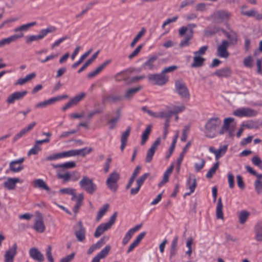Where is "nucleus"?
I'll return each mask as SVG.
<instances>
[{
	"label": "nucleus",
	"instance_id": "nucleus-1",
	"mask_svg": "<svg viewBox=\"0 0 262 262\" xmlns=\"http://www.w3.org/2000/svg\"><path fill=\"white\" fill-rule=\"evenodd\" d=\"M222 124L221 120L218 117L210 118L205 125V135L207 137L213 138L219 134L218 129Z\"/></svg>",
	"mask_w": 262,
	"mask_h": 262
},
{
	"label": "nucleus",
	"instance_id": "nucleus-2",
	"mask_svg": "<svg viewBox=\"0 0 262 262\" xmlns=\"http://www.w3.org/2000/svg\"><path fill=\"white\" fill-rule=\"evenodd\" d=\"M79 186L88 193L92 195L97 190V185L95 184L92 179L88 177L84 176L82 179L80 181Z\"/></svg>",
	"mask_w": 262,
	"mask_h": 262
},
{
	"label": "nucleus",
	"instance_id": "nucleus-3",
	"mask_svg": "<svg viewBox=\"0 0 262 262\" xmlns=\"http://www.w3.org/2000/svg\"><path fill=\"white\" fill-rule=\"evenodd\" d=\"M117 212H115L111 216L110 220L106 223L101 224L99 225L96 229L94 233V236L95 237H99L105 231L108 230L115 224L116 218L117 216Z\"/></svg>",
	"mask_w": 262,
	"mask_h": 262
},
{
	"label": "nucleus",
	"instance_id": "nucleus-4",
	"mask_svg": "<svg viewBox=\"0 0 262 262\" xmlns=\"http://www.w3.org/2000/svg\"><path fill=\"white\" fill-rule=\"evenodd\" d=\"M175 88L177 93L182 98L189 99L190 94L189 90L182 79H178L175 82Z\"/></svg>",
	"mask_w": 262,
	"mask_h": 262
},
{
	"label": "nucleus",
	"instance_id": "nucleus-5",
	"mask_svg": "<svg viewBox=\"0 0 262 262\" xmlns=\"http://www.w3.org/2000/svg\"><path fill=\"white\" fill-rule=\"evenodd\" d=\"M36 24V22L34 21L18 26L13 29V32L16 33V34L12 35V36L15 41L22 38L24 37V32L28 31L31 27L35 26Z\"/></svg>",
	"mask_w": 262,
	"mask_h": 262
},
{
	"label": "nucleus",
	"instance_id": "nucleus-6",
	"mask_svg": "<svg viewBox=\"0 0 262 262\" xmlns=\"http://www.w3.org/2000/svg\"><path fill=\"white\" fill-rule=\"evenodd\" d=\"M120 179V174L116 171L111 173L107 179L106 184L108 188L113 192L118 189V182Z\"/></svg>",
	"mask_w": 262,
	"mask_h": 262
},
{
	"label": "nucleus",
	"instance_id": "nucleus-7",
	"mask_svg": "<svg viewBox=\"0 0 262 262\" xmlns=\"http://www.w3.org/2000/svg\"><path fill=\"white\" fill-rule=\"evenodd\" d=\"M148 78L154 84L159 85L165 84L168 80V77L162 72L160 74H149L148 75Z\"/></svg>",
	"mask_w": 262,
	"mask_h": 262
},
{
	"label": "nucleus",
	"instance_id": "nucleus-8",
	"mask_svg": "<svg viewBox=\"0 0 262 262\" xmlns=\"http://www.w3.org/2000/svg\"><path fill=\"white\" fill-rule=\"evenodd\" d=\"M33 228L35 231L39 233H42L45 231L46 226L43 217L41 213L39 212H36V217Z\"/></svg>",
	"mask_w": 262,
	"mask_h": 262
},
{
	"label": "nucleus",
	"instance_id": "nucleus-9",
	"mask_svg": "<svg viewBox=\"0 0 262 262\" xmlns=\"http://www.w3.org/2000/svg\"><path fill=\"white\" fill-rule=\"evenodd\" d=\"M236 122L234 119L232 117L226 118L224 119L223 124L219 130V133L220 135H224L230 129H232L235 127Z\"/></svg>",
	"mask_w": 262,
	"mask_h": 262
},
{
	"label": "nucleus",
	"instance_id": "nucleus-10",
	"mask_svg": "<svg viewBox=\"0 0 262 262\" xmlns=\"http://www.w3.org/2000/svg\"><path fill=\"white\" fill-rule=\"evenodd\" d=\"M230 43L227 40H222L221 44L217 48V55L221 58H227L229 56V53L227 49Z\"/></svg>",
	"mask_w": 262,
	"mask_h": 262
},
{
	"label": "nucleus",
	"instance_id": "nucleus-11",
	"mask_svg": "<svg viewBox=\"0 0 262 262\" xmlns=\"http://www.w3.org/2000/svg\"><path fill=\"white\" fill-rule=\"evenodd\" d=\"M74 234L78 241L83 242L85 238V229L83 226L82 223L79 221L74 226Z\"/></svg>",
	"mask_w": 262,
	"mask_h": 262
},
{
	"label": "nucleus",
	"instance_id": "nucleus-12",
	"mask_svg": "<svg viewBox=\"0 0 262 262\" xmlns=\"http://www.w3.org/2000/svg\"><path fill=\"white\" fill-rule=\"evenodd\" d=\"M17 245L14 243L11 247L7 250L4 255L5 262H13L15 255L17 254Z\"/></svg>",
	"mask_w": 262,
	"mask_h": 262
},
{
	"label": "nucleus",
	"instance_id": "nucleus-13",
	"mask_svg": "<svg viewBox=\"0 0 262 262\" xmlns=\"http://www.w3.org/2000/svg\"><path fill=\"white\" fill-rule=\"evenodd\" d=\"M85 93H81L76 95L74 97L71 98L69 101L64 106H63L62 108V110L65 111L71 107L77 104L85 97Z\"/></svg>",
	"mask_w": 262,
	"mask_h": 262
},
{
	"label": "nucleus",
	"instance_id": "nucleus-14",
	"mask_svg": "<svg viewBox=\"0 0 262 262\" xmlns=\"http://www.w3.org/2000/svg\"><path fill=\"white\" fill-rule=\"evenodd\" d=\"M247 8V6L246 5H243L241 7V13L243 15L246 16L247 17H255L257 20L262 19V14H259L254 9H251L249 11H245V9Z\"/></svg>",
	"mask_w": 262,
	"mask_h": 262
},
{
	"label": "nucleus",
	"instance_id": "nucleus-15",
	"mask_svg": "<svg viewBox=\"0 0 262 262\" xmlns=\"http://www.w3.org/2000/svg\"><path fill=\"white\" fill-rule=\"evenodd\" d=\"M68 98V96L67 95H63L62 96H59L51 98L47 100H46L42 102L39 103L35 105V107H44L47 105L52 104L62 99H67Z\"/></svg>",
	"mask_w": 262,
	"mask_h": 262
},
{
	"label": "nucleus",
	"instance_id": "nucleus-16",
	"mask_svg": "<svg viewBox=\"0 0 262 262\" xmlns=\"http://www.w3.org/2000/svg\"><path fill=\"white\" fill-rule=\"evenodd\" d=\"M30 256L38 262H43L45 260L43 255L36 248H32L29 251Z\"/></svg>",
	"mask_w": 262,
	"mask_h": 262
},
{
	"label": "nucleus",
	"instance_id": "nucleus-17",
	"mask_svg": "<svg viewBox=\"0 0 262 262\" xmlns=\"http://www.w3.org/2000/svg\"><path fill=\"white\" fill-rule=\"evenodd\" d=\"M228 149V145H224L220 146L218 149H215L214 147L211 146L209 148L210 152L215 154V159L218 160L221 158L224 155H225Z\"/></svg>",
	"mask_w": 262,
	"mask_h": 262
},
{
	"label": "nucleus",
	"instance_id": "nucleus-18",
	"mask_svg": "<svg viewBox=\"0 0 262 262\" xmlns=\"http://www.w3.org/2000/svg\"><path fill=\"white\" fill-rule=\"evenodd\" d=\"M187 186L190 190L189 192H187L185 194V195H189L193 193L196 187L197 182L195 176L193 174H190L189 178L187 180L186 183Z\"/></svg>",
	"mask_w": 262,
	"mask_h": 262
},
{
	"label": "nucleus",
	"instance_id": "nucleus-19",
	"mask_svg": "<svg viewBox=\"0 0 262 262\" xmlns=\"http://www.w3.org/2000/svg\"><path fill=\"white\" fill-rule=\"evenodd\" d=\"M27 93V91L16 92L8 97L7 102L8 103H13L16 100L23 99Z\"/></svg>",
	"mask_w": 262,
	"mask_h": 262
},
{
	"label": "nucleus",
	"instance_id": "nucleus-20",
	"mask_svg": "<svg viewBox=\"0 0 262 262\" xmlns=\"http://www.w3.org/2000/svg\"><path fill=\"white\" fill-rule=\"evenodd\" d=\"M23 181L18 178H8L4 183V186L8 190H13L17 183H21Z\"/></svg>",
	"mask_w": 262,
	"mask_h": 262
},
{
	"label": "nucleus",
	"instance_id": "nucleus-21",
	"mask_svg": "<svg viewBox=\"0 0 262 262\" xmlns=\"http://www.w3.org/2000/svg\"><path fill=\"white\" fill-rule=\"evenodd\" d=\"M33 186L34 188H38L46 190L48 193L51 191L50 188L47 185L44 180L41 179H36L33 182Z\"/></svg>",
	"mask_w": 262,
	"mask_h": 262
},
{
	"label": "nucleus",
	"instance_id": "nucleus-22",
	"mask_svg": "<svg viewBox=\"0 0 262 262\" xmlns=\"http://www.w3.org/2000/svg\"><path fill=\"white\" fill-rule=\"evenodd\" d=\"M254 238L257 242H262V221L258 222L254 226Z\"/></svg>",
	"mask_w": 262,
	"mask_h": 262
},
{
	"label": "nucleus",
	"instance_id": "nucleus-23",
	"mask_svg": "<svg viewBox=\"0 0 262 262\" xmlns=\"http://www.w3.org/2000/svg\"><path fill=\"white\" fill-rule=\"evenodd\" d=\"M25 160L24 158H21L19 159L11 161L9 164V169L13 172H17L21 171L24 169V167L20 165H18L17 167H14V164H21Z\"/></svg>",
	"mask_w": 262,
	"mask_h": 262
},
{
	"label": "nucleus",
	"instance_id": "nucleus-24",
	"mask_svg": "<svg viewBox=\"0 0 262 262\" xmlns=\"http://www.w3.org/2000/svg\"><path fill=\"white\" fill-rule=\"evenodd\" d=\"M196 27V25L194 24H190L188 25L186 27H183L179 29V34L180 36H184L186 32L188 34H191L193 36V28Z\"/></svg>",
	"mask_w": 262,
	"mask_h": 262
},
{
	"label": "nucleus",
	"instance_id": "nucleus-25",
	"mask_svg": "<svg viewBox=\"0 0 262 262\" xmlns=\"http://www.w3.org/2000/svg\"><path fill=\"white\" fill-rule=\"evenodd\" d=\"M196 27V25L194 24H190L188 25L186 27H183L179 29V34L180 36H184L186 32L188 34H191L193 36V28Z\"/></svg>",
	"mask_w": 262,
	"mask_h": 262
},
{
	"label": "nucleus",
	"instance_id": "nucleus-26",
	"mask_svg": "<svg viewBox=\"0 0 262 262\" xmlns=\"http://www.w3.org/2000/svg\"><path fill=\"white\" fill-rule=\"evenodd\" d=\"M131 130V127L128 126L127 129L122 133L121 138L120 149L123 151L126 145L127 139L129 136Z\"/></svg>",
	"mask_w": 262,
	"mask_h": 262
},
{
	"label": "nucleus",
	"instance_id": "nucleus-27",
	"mask_svg": "<svg viewBox=\"0 0 262 262\" xmlns=\"http://www.w3.org/2000/svg\"><path fill=\"white\" fill-rule=\"evenodd\" d=\"M231 69L229 67H226L217 70L214 74L220 78H227L231 75Z\"/></svg>",
	"mask_w": 262,
	"mask_h": 262
},
{
	"label": "nucleus",
	"instance_id": "nucleus-28",
	"mask_svg": "<svg viewBox=\"0 0 262 262\" xmlns=\"http://www.w3.org/2000/svg\"><path fill=\"white\" fill-rule=\"evenodd\" d=\"M215 16L222 20H228L231 16V13L227 10H220L215 13Z\"/></svg>",
	"mask_w": 262,
	"mask_h": 262
},
{
	"label": "nucleus",
	"instance_id": "nucleus-29",
	"mask_svg": "<svg viewBox=\"0 0 262 262\" xmlns=\"http://www.w3.org/2000/svg\"><path fill=\"white\" fill-rule=\"evenodd\" d=\"M174 166L172 164L164 172L162 180L158 184L159 187H161L168 181L169 174L172 173Z\"/></svg>",
	"mask_w": 262,
	"mask_h": 262
},
{
	"label": "nucleus",
	"instance_id": "nucleus-30",
	"mask_svg": "<svg viewBox=\"0 0 262 262\" xmlns=\"http://www.w3.org/2000/svg\"><path fill=\"white\" fill-rule=\"evenodd\" d=\"M36 77V74L35 73H32L31 74H28L26 75V76L24 78H21L17 80V81L15 83V85H23L25 83L30 81L32 79Z\"/></svg>",
	"mask_w": 262,
	"mask_h": 262
},
{
	"label": "nucleus",
	"instance_id": "nucleus-31",
	"mask_svg": "<svg viewBox=\"0 0 262 262\" xmlns=\"http://www.w3.org/2000/svg\"><path fill=\"white\" fill-rule=\"evenodd\" d=\"M178 242V236H176L173 239L171 244L170 250V256L169 258L171 259L172 257L174 256L177 252V245Z\"/></svg>",
	"mask_w": 262,
	"mask_h": 262
},
{
	"label": "nucleus",
	"instance_id": "nucleus-32",
	"mask_svg": "<svg viewBox=\"0 0 262 262\" xmlns=\"http://www.w3.org/2000/svg\"><path fill=\"white\" fill-rule=\"evenodd\" d=\"M223 204L221 198H219L216 209V216L217 219H223Z\"/></svg>",
	"mask_w": 262,
	"mask_h": 262
},
{
	"label": "nucleus",
	"instance_id": "nucleus-33",
	"mask_svg": "<svg viewBox=\"0 0 262 262\" xmlns=\"http://www.w3.org/2000/svg\"><path fill=\"white\" fill-rule=\"evenodd\" d=\"M52 166L55 168H63L66 169L72 168L76 167V163L74 161H70L64 163L63 164H52Z\"/></svg>",
	"mask_w": 262,
	"mask_h": 262
},
{
	"label": "nucleus",
	"instance_id": "nucleus-34",
	"mask_svg": "<svg viewBox=\"0 0 262 262\" xmlns=\"http://www.w3.org/2000/svg\"><path fill=\"white\" fill-rule=\"evenodd\" d=\"M250 215V213L248 211L242 210L239 212L238 215L239 223L241 224H245Z\"/></svg>",
	"mask_w": 262,
	"mask_h": 262
},
{
	"label": "nucleus",
	"instance_id": "nucleus-35",
	"mask_svg": "<svg viewBox=\"0 0 262 262\" xmlns=\"http://www.w3.org/2000/svg\"><path fill=\"white\" fill-rule=\"evenodd\" d=\"M151 125H149L145 129L142 135L141 145H144L148 139L149 135L151 132Z\"/></svg>",
	"mask_w": 262,
	"mask_h": 262
},
{
	"label": "nucleus",
	"instance_id": "nucleus-36",
	"mask_svg": "<svg viewBox=\"0 0 262 262\" xmlns=\"http://www.w3.org/2000/svg\"><path fill=\"white\" fill-rule=\"evenodd\" d=\"M205 59L199 55H195L191 64L192 67H199L203 65Z\"/></svg>",
	"mask_w": 262,
	"mask_h": 262
},
{
	"label": "nucleus",
	"instance_id": "nucleus-37",
	"mask_svg": "<svg viewBox=\"0 0 262 262\" xmlns=\"http://www.w3.org/2000/svg\"><path fill=\"white\" fill-rule=\"evenodd\" d=\"M109 205L108 204H105L102 208H101L98 212L97 215L96 217V220L99 221L102 217L105 214L107 210L109 208Z\"/></svg>",
	"mask_w": 262,
	"mask_h": 262
},
{
	"label": "nucleus",
	"instance_id": "nucleus-38",
	"mask_svg": "<svg viewBox=\"0 0 262 262\" xmlns=\"http://www.w3.org/2000/svg\"><path fill=\"white\" fill-rule=\"evenodd\" d=\"M220 165V162L219 161L216 162L207 172L206 173V177L207 178L210 179L211 178L213 174L215 173L216 170L218 169Z\"/></svg>",
	"mask_w": 262,
	"mask_h": 262
},
{
	"label": "nucleus",
	"instance_id": "nucleus-39",
	"mask_svg": "<svg viewBox=\"0 0 262 262\" xmlns=\"http://www.w3.org/2000/svg\"><path fill=\"white\" fill-rule=\"evenodd\" d=\"M141 89V86H138L132 89H128L126 91L125 94V97L127 99L130 98L134 96L137 92Z\"/></svg>",
	"mask_w": 262,
	"mask_h": 262
},
{
	"label": "nucleus",
	"instance_id": "nucleus-40",
	"mask_svg": "<svg viewBox=\"0 0 262 262\" xmlns=\"http://www.w3.org/2000/svg\"><path fill=\"white\" fill-rule=\"evenodd\" d=\"M193 36L191 34H187L185 38L182 40L179 44L180 48L188 46L190 45V40L192 38Z\"/></svg>",
	"mask_w": 262,
	"mask_h": 262
},
{
	"label": "nucleus",
	"instance_id": "nucleus-41",
	"mask_svg": "<svg viewBox=\"0 0 262 262\" xmlns=\"http://www.w3.org/2000/svg\"><path fill=\"white\" fill-rule=\"evenodd\" d=\"M253 114L252 110L248 108H239L234 112V115H252Z\"/></svg>",
	"mask_w": 262,
	"mask_h": 262
},
{
	"label": "nucleus",
	"instance_id": "nucleus-42",
	"mask_svg": "<svg viewBox=\"0 0 262 262\" xmlns=\"http://www.w3.org/2000/svg\"><path fill=\"white\" fill-rule=\"evenodd\" d=\"M254 187L257 193H262V178H257L254 182Z\"/></svg>",
	"mask_w": 262,
	"mask_h": 262
},
{
	"label": "nucleus",
	"instance_id": "nucleus-43",
	"mask_svg": "<svg viewBox=\"0 0 262 262\" xmlns=\"http://www.w3.org/2000/svg\"><path fill=\"white\" fill-rule=\"evenodd\" d=\"M145 32V30L144 28L142 29V30L138 33L137 36L133 39L132 42L130 43V47L132 48L134 47L136 43L138 41V40L143 36Z\"/></svg>",
	"mask_w": 262,
	"mask_h": 262
},
{
	"label": "nucleus",
	"instance_id": "nucleus-44",
	"mask_svg": "<svg viewBox=\"0 0 262 262\" xmlns=\"http://www.w3.org/2000/svg\"><path fill=\"white\" fill-rule=\"evenodd\" d=\"M156 57H152L150 58L144 64V67L145 69L152 70L154 68V62L156 60Z\"/></svg>",
	"mask_w": 262,
	"mask_h": 262
},
{
	"label": "nucleus",
	"instance_id": "nucleus-45",
	"mask_svg": "<svg viewBox=\"0 0 262 262\" xmlns=\"http://www.w3.org/2000/svg\"><path fill=\"white\" fill-rule=\"evenodd\" d=\"M16 41L13 36L11 35L7 38H5L0 40V47H3L6 45H8L12 42Z\"/></svg>",
	"mask_w": 262,
	"mask_h": 262
},
{
	"label": "nucleus",
	"instance_id": "nucleus-46",
	"mask_svg": "<svg viewBox=\"0 0 262 262\" xmlns=\"http://www.w3.org/2000/svg\"><path fill=\"white\" fill-rule=\"evenodd\" d=\"M111 247L110 245L106 246L99 253L98 255L102 259L104 258L108 254Z\"/></svg>",
	"mask_w": 262,
	"mask_h": 262
},
{
	"label": "nucleus",
	"instance_id": "nucleus-47",
	"mask_svg": "<svg viewBox=\"0 0 262 262\" xmlns=\"http://www.w3.org/2000/svg\"><path fill=\"white\" fill-rule=\"evenodd\" d=\"M79 153V150H77V149H73L67 151H64L61 152L62 157H72V156H75L78 155V154Z\"/></svg>",
	"mask_w": 262,
	"mask_h": 262
},
{
	"label": "nucleus",
	"instance_id": "nucleus-48",
	"mask_svg": "<svg viewBox=\"0 0 262 262\" xmlns=\"http://www.w3.org/2000/svg\"><path fill=\"white\" fill-rule=\"evenodd\" d=\"M252 163L262 169V160L257 156H254L251 159Z\"/></svg>",
	"mask_w": 262,
	"mask_h": 262
},
{
	"label": "nucleus",
	"instance_id": "nucleus-49",
	"mask_svg": "<svg viewBox=\"0 0 262 262\" xmlns=\"http://www.w3.org/2000/svg\"><path fill=\"white\" fill-rule=\"evenodd\" d=\"M134 234L130 230H129L125 234L122 239V244L123 245H126L130 241Z\"/></svg>",
	"mask_w": 262,
	"mask_h": 262
},
{
	"label": "nucleus",
	"instance_id": "nucleus-50",
	"mask_svg": "<svg viewBox=\"0 0 262 262\" xmlns=\"http://www.w3.org/2000/svg\"><path fill=\"white\" fill-rule=\"evenodd\" d=\"M155 151L156 150L151 148L148 150L145 159L146 162L149 163L151 161Z\"/></svg>",
	"mask_w": 262,
	"mask_h": 262
},
{
	"label": "nucleus",
	"instance_id": "nucleus-51",
	"mask_svg": "<svg viewBox=\"0 0 262 262\" xmlns=\"http://www.w3.org/2000/svg\"><path fill=\"white\" fill-rule=\"evenodd\" d=\"M119 119V116H116L111 119H108L107 123L110 125L109 129H113L114 128L116 123L118 122Z\"/></svg>",
	"mask_w": 262,
	"mask_h": 262
},
{
	"label": "nucleus",
	"instance_id": "nucleus-52",
	"mask_svg": "<svg viewBox=\"0 0 262 262\" xmlns=\"http://www.w3.org/2000/svg\"><path fill=\"white\" fill-rule=\"evenodd\" d=\"M28 132L26 130V129L24 128H23L18 133H17L13 138V143L15 142L18 139L21 138L23 136L25 135Z\"/></svg>",
	"mask_w": 262,
	"mask_h": 262
},
{
	"label": "nucleus",
	"instance_id": "nucleus-53",
	"mask_svg": "<svg viewBox=\"0 0 262 262\" xmlns=\"http://www.w3.org/2000/svg\"><path fill=\"white\" fill-rule=\"evenodd\" d=\"M46 255L49 262H54V258L52 254V247L48 246L46 250Z\"/></svg>",
	"mask_w": 262,
	"mask_h": 262
},
{
	"label": "nucleus",
	"instance_id": "nucleus-54",
	"mask_svg": "<svg viewBox=\"0 0 262 262\" xmlns=\"http://www.w3.org/2000/svg\"><path fill=\"white\" fill-rule=\"evenodd\" d=\"M243 126L249 129L258 128V123L254 121L248 122L243 124Z\"/></svg>",
	"mask_w": 262,
	"mask_h": 262
},
{
	"label": "nucleus",
	"instance_id": "nucleus-55",
	"mask_svg": "<svg viewBox=\"0 0 262 262\" xmlns=\"http://www.w3.org/2000/svg\"><path fill=\"white\" fill-rule=\"evenodd\" d=\"M108 237L103 236L101 238L99 241H98L96 244H93V245L95 248L96 250L99 249L103 245L105 244L104 240H108Z\"/></svg>",
	"mask_w": 262,
	"mask_h": 262
},
{
	"label": "nucleus",
	"instance_id": "nucleus-56",
	"mask_svg": "<svg viewBox=\"0 0 262 262\" xmlns=\"http://www.w3.org/2000/svg\"><path fill=\"white\" fill-rule=\"evenodd\" d=\"M41 148L37 145L35 144L34 146L29 151L28 153V156L35 155L41 150Z\"/></svg>",
	"mask_w": 262,
	"mask_h": 262
},
{
	"label": "nucleus",
	"instance_id": "nucleus-57",
	"mask_svg": "<svg viewBox=\"0 0 262 262\" xmlns=\"http://www.w3.org/2000/svg\"><path fill=\"white\" fill-rule=\"evenodd\" d=\"M57 177L59 179H63L64 182H68L71 179V173L69 172L64 174L58 173Z\"/></svg>",
	"mask_w": 262,
	"mask_h": 262
},
{
	"label": "nucleus",
	"instance_id": "nucleus-58",
	"mask_svg": "<svg viewBox=\"0 0 262 262\" xmlns=\"http://www.w3.org/2000/svg\"><path fill=\"white\" fill-rule=\"evenodd\" d=\"M149 176L148 173H145L144 174H143L142 176H141L139 179H138L136 181L137 185H140L141 186L144 183L145 180L147 178V177Z\"/></svg>",
	"mask_w": 262,
	"mask_h": 262
},
{
	"label": "nucleus",
	"instance_id": "nucleus-59",
	"mask_svg": "<svg viewBox=\"0 0 262 262\" xmlns=\"http://www.w3.org/2000/svg\"><path fill=\"white\" fill-rule=\"evenodd\" d=\"M143 47V45L138 46L136 49L128 56L129 59H131L138 55Z\"/></svg>",
	"mask_w": 262,
	"mask_h": 262
},
{
	"label": "nucleus",
	"instance_id": "nucleus-60",
	"mask_svg": "<svg viewBox=\"0 0 262 262\" xmlns=\"http://www.w3.org/2000/svg\"><path fill=\"white\" fill-rule=\"evenodd\" d=\"M228 181L230 188L232 189L234 187V177L231 173L228 174Z\"/></svg>",
	"mask_w": 262,
	"mask_h": 262
},
{
	"label": "nucleus",
	"instance_id": "nucleus-61",
	"mask_svg": "<svg viewBox=\"0 0 262 262\" xmlns=\"http://www.w3.org/2000/svg\"><path fill=\"white\" fill-rule=\"evenodd\" d=\"M78 131V129H72L69 131L64 132L60 135V138H64L69 137L71 135L74 134Z\"/></svg>",
	"mask_w": 262,
	"mask_h": 262
},
{
	"label": "nucleus",
	"instance_id": "nucleus-62",
	"mask_svg": "<svg viewBox=\"0 0 262 262\" xmlns=\"http://www.w3.org/2000/svg\"><path fill=\"white\" fill-rule=\"evenodd\" d=\"M246 169L247 171L251 173V174L256 176L257 178H262V174L258 173L256 171H255L250 166H246Z\"/></svg>",
	"mask_w": 262,
	"mask_h": 262
},
{
	"label": "nucleus",
	"instance_id": "nucleus-63",
	"mask_svg": "<svg viewBox=\"0 0 262 262\" xmlns=\"http://www.w3.org/2000/svg\"><path fill=\"white\" fill-rule=\"evenodd\" d=\"M111 61H112L111 59L107 60L103 62L101 65L99 66L97 69L95 70L97 74H98L99 73H100L106 66L111 62Z\"/></svg>",
	"mask_w": 262,
	"mask_h": 262
},
{
	"label": "nucleus",
	"instance_id": "nucleus-64",
	"mask_svg": "<svg viewBox=\"0 0 262 262\" xmlns=\"http://www.w3.org/2000/svg\"><path fill=\"white\" fill-rule=\"evenodd\" d=\"M205 162V160L203 159H202L201 163H195L194 168L195 171L199 172L204 167Z\"/></svg>",
	"mask_w": 262,
	"mask_h": 262
}]
</instances>
